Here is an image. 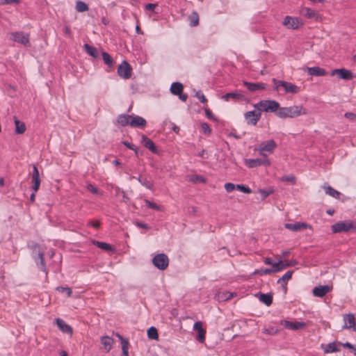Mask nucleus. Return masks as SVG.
Returning <instances> with one entry per match:
<instances>
[{
  "label": "nucleus",
  "instance_id": "nucleus-1",
  "mask_svg": "<svg viewBox=\"0 0 356 356\" xmlns=\"http://www.w3.org/2000/svg\"><path fill=\"white\" fill-rule=\"evenodd\" d=\"M307 113V110L300 105L280 108L277 115L280 118H293Z\"/></svg>",
  "mask_w": 356,
  "mask_h": 356
},
{
  "label": "nucleus",
  "instance_id": "nucleus-2",
  "mask_svg": "<svg viewBox=\"0 0 356 356\" xmlns=\"http://www.w3.org/2000/svg\"><path fill=\"white\" fill-rule=\"evenodd\" d=\"M33 250V258L35 262L37 267L42 272L45 273L47 277L48 271L47 265L44 258V251L41 247L38 244L35 243L32 245Z\"/></svg>",
  "mask_w": 356,
  "mask_h": 356
},
{
  "label": "nucleus",
  "instance_id": "nucleus-3",
  "mask_svg": "<svg viewBox=\"0 0 356 356\" xmlns=\"http://www.w3.org/2000/svg\"><path fill=\"white\" fill-rule=\"evenodd\" d=\"M333 233L356 232V220L339 221L331 226Z\"/></svg>",
  "mask_w": 356,
  "mask_h": 356
},
{
  "label": "nucleus",
  "instance_id": "nucleus-4",
  "mask_svg": "<svg viewBox=\"0 0 356 356\" xmlns=\"http://www.w3.org/2000/svg\"><path fill=\"white\" fill-rule=\"evenodd\" d=\"M273 83L274 84V89L277 91L283 89L286 93L292 94L298 93L300 91L298 86L290 82L273 79Z\"/></svg>",
  "mask_w": 356,
  "mask_h": 356
},
{
  "label": "nucleus",
  "instance_id": "nucleus-5",
  "mask_svg": "<svg viewBox=\"0 0 356 356\" xmlns=\"http://www.w3.org/2000/svg\"><path fill=\"white\" fill-rule=\"evenodd\" d=\"M255 107L264 112H275L280 108V104L275 100H261Z\"/></svg>",
  "mask_w": 356,
  "mask_h": 356
},
{
  "label": "nucleus",
  "instance_id": "nucleus-6",
  "mask_svg": "<svg viewBox=\"0 0 356 356\" xmlns=\"http://www.w3.org/2000/svg\"><path fill=\"white\" fill-rule=\"evenodd\" d=\"M277 147L275 141L273 139L262 142L258 148L259 153L264 156H267L271 154Z\"/></svg>",
  "mask_w": 356,
  "mask_h": 356
},
{
  "label": "nucleus",
  "instance_id": "nucleus-7",
  "mask_svg": "<svg viewBox=\"0 0 356 356\" xmlns=\"http://www.w3.org/2000/svg\"><path fill=\"white\" fill-rule=\"evenodd\" d=\"M152 264L159 270H164L169 265V259L164 253L156 254L152 259Z\"/></svg>",
  "mask_w": 356,
  "mask_h": 356
},
{
  "label": "nucleus",
  "instance_id": "nucleus-8",
  "mask_svg": "<svg viewBox=\"0 0 356 356\" xmlns=\"http://www.w3.org/2000/svg\"><path fill=\"white\" fill-rule=\"evenodd\" d=\"M280 323L285 329L292 331L300 330L306 327V323L302 321L281 320Z\"/></svg>",
  "mask_w": 356,
  "mask_h": 356
},
{
  "label": "nucleus",
  "instance_id": "nucleus-9",
  "mask_svg": "<svg viewBox=\"0 0 356 356\" xmlns=\"http://www.w3.org/2000/svg\"><path fill=\"white\" fill-rule=\"evenodd\" d=\"M10 39L16 42L29 46V35L22 31L13 32L10 34Z\"/></svg>",
  "mask_w": 356,
  "mask_h": 356
},
{
  "label": "nucleus",
  "instance_id": "nucleus-10",
  "mask_svg": "<svg viewBox=\"0 0 356 356\" xmlns=\"http://www.w3.org/2000/svg\"><path fill=\"white\" fill-rule=\"evenodd\" d=\"M131 65L128 63V62L124 60L118 68V75L124 79H128L131 76Z\"/></svg>",
  "mask_w": 356,
  "mask_h": 356
},
{
  "label": "nucleus",
  "instance_id": "nucleus-11",
  "mask_svg": "<svg viewBox=\"0 0 356 356\" xmlns=\"http://www.w3.org/2000/svg\"><path fill=\"white\" fill-rule=\"evenodd\" d=\"M196 340L200 343H205V346L208 348H213L218 343L219 340L222 339L220 337H216V339H213L214 335H209V338L207 339V342L206 341V335H195Z\"/></svg>",
  "mask_w": 356,
  "mask_h": 356
},
{
  "label": "nucleus",
  "instance_id": "nucleus-12",
  "mask_svg": "<svg viewBox=\"0 0 356 356\" xmlns=\"http://www.w3.org/2000/svg\"><path fill=\"white\" fill-rule=\"evenodd\" d=\"M283 24L288 29H297L302 25V21L298 17L286 16L283 21Z\"/></svg>",
  "mask_w": 356,
  "mask_h": 356
},
{
  "label": "nucleus",
  "instance_id": "nucleus-13",
  "mask_svg": "<svg viewBox=\"0 0 356 356\" xmlns=\"http://www.w3.org/2000/svg\"><path fill=\"white\" fill-rule=\"evenodd\" d=\"M343 320V327L348 328L352 332H356L355 318L353 314H344Z\"/></svg>",
  "mask_w": 356,
  "mask_h": 356
},
{
  "label": "nucleus",
  "instance_id": "nucleus-14",
  "mask_svg": "<svg viewBox=\"0 0 356 356\" xmlns=\"http://www.w3.org/2000/svg\"><path fill=\"white\" fill-rule=\"evenodd\" d=\"M245 119L248 124L255 125L261 118L260 111H248L244 114Z\"/></svg>",
  "mask_w": 356,
  "mask_h": 356
},
{
  "label": "nucleus",
  "instance_id": "nucleus-15",
  "mask_svg": "<svg viewBox=\"0 0 356 356\" xmlns=\"http://www.w3.org/2000/svg\"><path fill=\"white\" fill-rule=\"evenodd\" d=\"M331 75H337L339 79L344 80H350L353 78L352 72L346 69H335L331 72Z\"/></svg>",
  "mask_w": 356,
  "mask_h": 356
},
{
  "label": "nucleus",
  "instance_id": "nucleus-16",
  "mask_svg": "<svg viewBox=\"0 0 356 356\" xmlns=\"http://www.w3.org/2000/svg\"><path fill=\"white\" fill-rule=\"evenodd\" d=\"M147 124V121L143 117L138 115H131L130 126L134 128L143 129Z\"/></svg>",
  "mask_w": 356,
  "mask_h": 356
},
{
  "label": "nucleus",
  "instance_id": "nucleus-17",
  "mask_svg": "<svg viewBox=\"0 0 356 356\" xmlns=\"http://www.w3.org/2000/svg\"><path fill=\"white\" fill-rule=\"evenodd\" d=\"M284 227L293 232H298L308 227L311 228V226L306 222H297L296 223H285Z\"/></svg>",
  "mask_w": 356,
  "mask_h": 356
},
{
  "label": "nucleus",
  "instance_id": "nucleus-18",
  "mask_svg": "<svg viewBox=\"0 0 356 356\" xmlns=\"http://www.w3.org/2000/svg\"><path fill=\"white\" fill-rule=\"evenodd\" d=\"M32 182L33 183V185L32 186V190L34 192H37L40 188L41 181L39 171L35 165L33 166Z\"/></svg>",
  "mask_w": 356,
  "mask_h": 356
},
{
  "label": "nucleus",
  "instance_id": "nucleus-19",
  "mask_svg": "<svg viewBox=\"0 0 356 356\" xmlns=\"http://www.w3.org/2000/svg\"><path fill=\"white\" fill-rule=\"evenodd\" d=\"M332 288L328 285H320L313 289V295L316 297L322 298L331 291Z\"/></svg>",
  "mask_w": 356,
  "mask_h": 356
},
{
  "label": "nucleus",
  "instance_id": "nucleus-20",
  "mask_svg": "<svg viewBox=\"0 0 356 356\" xmlns=\"http://www.w3.org/2000/svg\"><path fill=\"white\" fill-rule=\"evenodd\" d=\"M55 323L60 332L67 334H72L73 330L72 327L67 324L64 320L57 318L55 319Z\"/></svg>",
  "mask_w": 356,
  "mask_h": 356
},
{
  "label": "nucleus",
  "instance_id": "nucleus-21",
  "mask_svg": "<svg viewBox=\"0 0 356 356\" xmlns=\"http://www.w3.org/2000/svg\"><path fill=\"white\" fill-rule=\"evenodd\" d=\"M243 85L250 92L264 90L266 86V85L264 83H251L248 81H244Z\"/></svg>",
  "mask_w": 356,
  "mask_h": 356
},
{
  "label": "nucleus",
  "instance_id": "nucleus-22",
  "mask_svg": "<svg viewBox=\"0 0 356 356\" xmlns=\"http://www.w3.org/2000/svg\"><path fill=\"white\" fill-rule=\"evenodd\" d=\"M141 140H142V143H143V145L147 149H148L153 153L157 152L156 147L155 146L154 142L150 138H147L145 135H143Z\"/></svg>",
  "mask_w": 356,
  "mask_h": 356
},
{
  "label": "nucleus",
  "instance_id": "nucleus-23",
  "mask_svg": "<svg viewBox=\"0 0 356 356\" xmlns=\"http://www.w3.org/2000/svg\"><path fill=\"white\" fill-rule=\"evenodd\" d=\"M301 14L307 19H317L319 17L318 13L309 8L305 7L301 10Z\"/></svg>",
  "mask_w": 356,
  "mask_h": 356
},
{
  "label": "nucleus",
  "instance_id": "nucleus-24",
  "mask_svg": "<svg viewBox=\"0 0 356 356\" xmlns=\"http://www.w3.org/2000/svg\"><path fill=\"white\" fill-rule=\"evenodd\" d=\"M243 98V95L238 92H228L222 96V99L226 102L229 100L236 102L238 100L242 99Z\"/></svg>",
  "mask_w": 356,
  "mask_h": 356
},
{
  "label": "nucleus",
  "instance_id": "nucleus-25",
  "mask_svg": "<svg viewBox=\"0 0 356 356\" xmlns=\"http://www.w3.org/2000/svg\"><path fill=\"white\" fill-rule=\"evenodd\" d=\"M307 72L309 75L321 76L327 74L325 69L319 67H307Z\"/></svg>",
  "mask_w": 356,
  "mask_h": 356
},
{
  "label": "nucleus",
  "instance_id": "nucleus-26",
  "mask_svg": "<svg viewBox=\"0 0 356 356\" xmlns=\"http://www.w3.org/2000/svg\"><path fill=\"white\" fill-rule=\"evenodd\" d=\"M264 264H266V265H270L272 266V268H280V271L282 269H284L286 268H287V266L288 265H281L280 264L282 263V260H279L277 261H275L273 260V259L270 258V257H267L264 259Z\"/></svg>",
  "mask_w": 356,
  "mask_h": 356
},
{
  "label": "nucleus",
  "instance_id": "nucleus-27",
  "mask_svg": "<svg viewBox=\"0 0 356 356\" xmlns=\"http://www.w3.org/2000/svg\"><path fill=\"white\" fill-rule=\"evenodd\" d=\"M101 343H102L106 352L108 353L112 348L113 339L108 335H104L101 337Z\"/></svg>",
  "mask_w": 356,
  "mask_h": 356
},
{
  "label": "nucleus",
  "instance_id": "nucleus-28",
  "mask_svg": "<svg viewBox=\"0 0 356 356\" xmlns=\"http://www.w3.org/2000/svg\"><path fill=\"white\" fill-rule=\"evenodd\" d=\"M321 347L323 348L325 353H336L340 351L335 342L329 343L327 344H322Z\"/></svg>",
  "mask_w": 356,
  "mask_h": 356
},
{
  "label": "nucleus",
  "instance_id": "nucleus-29",
  "mask_svg": "<svg viewBox=\"0 0 356 356\" xmlns=\"http://www.w3.org/2000/svg\"><path fill=\"white\" fill-rule=\"evenodd\" d=\"M116 336L119 338L122 343V356H129V339L124 338L122 335Z\"/></svg>",
  "mask_w": 356,
  "mask_h": 356
},
{
  "label": "nucleus",
  "instance_id": "nucleus-30",
  "mask_svg": "<svg viewBox=\"0 0 356 356\" xmlns=\"http://www.w3.org/2000/svg\"><path fill=\"white\" fill-rule=\"evenodd\" d=\"M131 115L122 114L118 115L117 122L122 127L130 125Z\"/></svg>",
  "mask_w": 356,
  "mask_h": 356
},
{
  "label": "nucleus",
  "instance_id": "nucleus-31",
  "mask_svg": "<svg viewBox=\"0 0 356 356\" xmlns=\"http://www.w3.org/2000/svg\"><path fill=\"white\" fill-rule=\"evenodd\" d=\"M170 91L174 95H180L183 91V85L179 82H174L171 84Z\"/></svg>",
  "mask_w": 356,
  "mask_h": 356
},
{
  "label": "nucleus",
  "instance_id": "nucleus-32",
  "mask_svg": "<svg viewBox=\"0 0 356 356\" xmlns=\"http://www.w3.org/2000/svg\"><path fill=\"white\" fill-rule=\"evenodd\" d=\"M262 163L261 159H248L245 160V165L250 168L262 165Z\"/></svg>",
  "mask_w": 356,
  "mask_h": 356
},
{
  "label": "nucleus",
  "instance_id": "nucleus-33",
  "mask_svg": "<svg viewBox=\"0 0 356 356\" xmlns=\"http://www.w3.org/2000/svg\"><path fill=\"white\" fill-rule=\"evenodd\" d=\"M259 300L266 305V306H270L273 302V296L269 293H259Z\"/></svg>",
  "mask_w": 356,
  "mask_h": 356
},
{
  "label": "nucleus",
  "instance_id": "nucleus-34",
  "mask_svg": "<svg viewBox=\"0 0 356 356\" xmlns=\"http://www.w3.org/2000/svg\"><path fill=\"white\" fill-rule=\"evenodd\" d=\"M83 49L86 51V52L91 56L92 57L97 58L99 56L98 51L97 48H95L93 46H91L88 44H84Z\"/></svg>",
  "mask_w": 356,
  "mask_h": 356
},
{
  "label": "nucleus",
  "instance_id": "nucleus-35",
  "mask_svg": "<svg viewBox=\"0 0 356 356\" xmlns=\"http://www.w3.org/2000/svg\"><path fill=\"white\" fill-rule=\"evenodd\" d=\"M323 188H324L325 193L327 195L337 199L339 198L340 193L337 190L334 189L330 186H323Z\"/></svg>",
  "mask_w": 356,
  "mask_h": 356
},
{
  "label": "nucleus",
  "instance_id": "nucleus-36",
  "mask_svg": "<svg viewBox=\"0 0 356 356\" xmlns=\"http://www.w3.org/2000/svg\"><path fill=\"white\" fill-rule=\"evenodd\" d=\"M14 122L15 124V133L17 134H22L26 131V126L24 122H20L17 118H15Z\"/></svg>",
  "mask_w": 356,
  "mask_h": 356
},
{
  "label": "nucleus",
  "instance_id": "nucleus-37",
  "mask_svg": "<svg viewBox=\"0 0 356 356\" xmlns=\"http://www.w3.org/2000/svg\"><path fill=\"white\" fill-rule=\"evenodd\" d=\"M280 271V268H260V269H256L254 272V274L259 275H269L273 273L278 272Z\"/></svg>",
  "mask_w": 356,
  "mask_h": 356
},
{
  "label": "nucleus",
  "instance_id": "nucleus-38",
  "mask_svg": "<svg viewBox=\"0 0 356 356\" xmlns=\"http://www.w3.org/2000/svg\"><path fill=\"white\" fill-rule=\"evenodd\" d=\"M293 273V270L287 271L282 277L278 279L277 283L282 286L286 285L287 282L291 278Z\"/></svg>",
  "mask_w": 356,
  "mask_h": 356
},
{
  "label": "nucleus",
  "instance_id": "nucleus-39",
  "mask_svg": "<svg viewBox=\"0 0 356 356\" xmlns=\"http://www.w3.org/2000/svg\"><path fill=\"white\" fill-rule=\"evenodd\" d=\"M102 55L104 63L110 67H113L114 65V60L113 58L107 52L105 51H103Z\"/></svg>",
  "mask_w": 356,
  "mask_h": 356
},
{
  "label": "nucleus",
  "instance_id": "nucleus-40",
  "mask_svg": "<svg viewBox=\"0 0 356 356\" xmlns=\"http://www.w3.org/2000/svg\"><path fill=\"white\" fill-rule=\"evenodd\" d=\"M137 180L140 183L141 185H143L145 188H147L148 189H152L153 184L149 180H148L146 177L140 176L137 178Z\"/></svg>",
  "mask_w": 356,
  "mask_h": 356
},
{
  "label": "nucleus",
  "instance_id": "nucleus-41",
  "mask_svg": "<svg viewBox=\"0 0 356 356\" xmlns=\"http://www.w3.org/2000/svg\"><path fill=\"white\" fill-rule=\"evenodd\" d=\"M75 8L76 11L80 13L87 11L89 9L88 6L85 2L81 1H76Z\"/></svg>",
  "mask_w": 356,
  "mask_h": 356
},
{
  "label": "nucleus",
  "instance_id": "nucleus-42",
  "mask_svg": "<svg viewBox=\"0 0 356 356\" xmlns=\"http://www.w3.org/2000/svg\"><path fill=\"white\" fill-rule=\"evenodd\" d=\"M94 243L96 245L97 247L99 248H101L102 250H106V251H111L113 250L112 246L104 242H100V241H95Z\"/></svg>",
  "mask_w": 356,
  "mask_h": 356
},
{
  "label": "nucleus",
  "instance_id": "nucleus-43",
  "mask_svg": "<svg viewBox=\"0 0 356 356\" xmlns=\"http://www.w3.org/2000/svg\"><path fill=\"white\" fill-rule=\"evenodd\" d=\"M189 20H190V25L191 26H197L199 23V17H198L197 13H193L192 15H191L189 17Z\"/></svg>",
  "mask_w": 356,
  "mask_h": 356
},
{
  "label": "nucleus",
  "instance_id": "nucleus-44",
  "mask_svg": "<svg viewBox=\"0 0 356 356\" xmlns=\"http://www.w3.org/2000/svg\"><path fill=\"white\" fill-rule=\"evenodd\" d=\"M190 181H191L193 183H204L206 182V179L204 177L201 175H192L190 177Z\"/></svg>",
  "mask_w": 356,
  "mask_h": 356
},
{
  "label": "nucleus",
  "instance_id": "nucleus-45",
  "mask_svg": "<svg viewBox=\"0 0 356 356\" xmlns=\"http://www.w3.org/2000/svg\"><path fill=\"white\" fill-rule=\"evenodd\" d=\"M193 329L197 332V334H205V330L202 327V323L197 321L193 324Z\"/></svg>",
  "mask_w": 356,
  "mask_h": 356
},
{
  "label": "nucleus",
  "instance_id": "nucleus-46",
  "mask_svg": "<svg viewBox=\"0 0 356 356\" xmlns=\"http://www.w3.org/2000/svg\"><path fill=\"white\" fill-rule=\"evenodd\" d=\"M56 290L58 292H65L67 297H70L72 294V290L70 287L57 286Z\"/></svg>",
  "mask_w": 356,
  "mask_h": 356
},
{
  "label": "nucleus",
  "instance_id": "nucleus-47",
  "mask_svg": "<svg viewBox=\"0 0 356 356\" xmlns=\"http://www.w3.org/2000/svg\"><path fill=\"white\" fill-rule=\"evenodd\" d=\"M145 203L146 206H147L150 209L158 210V211H160L161 209V207L159 205H158L154 202H152L149 200L145 199Z\"/></svg>",
  "mask_w": 356,
  "mask_h": 356
},
{
  "label": "nucleus",
  "instance_id": "nucleus-48",
  "mask_svg": "<svg viewBox=\"0 0 356 356\" xmlns=\"http://www.w3.org/2000/svg\"><path fill=\"white\" fill-rule=\"evenodd\" d=\"M236 188H237L238 190H239L240 191H241L244 193L249 194V193H252V190L249 187H247L243 184L236 185Z\"/></svg>",
  "mask_w": 356,
  "mask_h": 356
},
{
  "label": "nucleus",
  "instance_id": "nucleus-49",
  "mask_svg": "<svg viewBox=\"0 0 356 356\" xmlns=\"http://www.w3.org/2000/svg\"><path fill=\"white\" fill-rule=\"evenodd\" d=\"M201 129L203 133L206 134H210L211 132V129L209 125L207 122L201 123Z\"/></svg>",
  "mask_w": 356,
  "mask_h": 356
},
{
  "label": "nucleus",
  "instance_id": "nucleus-50",
  "mask_svg": "<svg viewBox=\"0 0 356 356\" xmlns=\"http://www.w3.org/2000/svg\"><path fill=\"white\" fill-rule=\"evenodd\" d=\"M87 189L91 192L93 194H100L102 195V193L100 192L98 188H97L94 185L91 184H89L87 185L86 186Z\"/></svg>",
  "mask_w": 356,
  "mask_h": 356
},
{
  "label": "nucleus",
  "instance_id": "nucleus-51",
  "mask_svg": "<svg viewBox=\"0 0 356 356\" xmlns=\"http://www.w3.org/2000/svg\"><path fill=\"white\" fill-rule=\"evenodd\" d=\"M282 181L295 183L296 182V177L293 175H289L287 176L282 177L281 179Z\"/></svg>",
  "mask_w": 356,
  "mask_h": 356
},
{
  "label": "nucleus",
  "instance_id": "nucleus-52",
  "mask_svg": "<svg viewBox=\"0 0 356 356\" xmlns=\"http://www.w3.org/2000/svg\"><path fill=\"white\" fill-rule=\"evenodd\" d=\"M232 297H233V293L228 292V291H225V292L222 293L220 298L222 300H229Z\"/></svg>",
  "mask_w": 356,
  "mask_h": 356
},
{
  "label": "nucleus",
  "instance_id": "nucleus-53",
  "mask_svg": "<svg viewBox=\"0 0 356 356\" xmlns=\"http://www.w3.org/2000/svg\"><path fill=\"white\" fill-rule=\"evenodd\" d=\"M236 188V185L232 183H226L225 184V189L227 193L232 192Z\"/></svg>",
  "mask_w": 356,
  "mask_h": 356
},
{
  "label": "nucleus",
  "instance_id": "nucleus-54",
  "mask_svg": "<svg viewBox=\"0 0 356 356\" xmlns=\"http://www.w3.org/2000/svg\"><path fill=\"white\" fill-rule=\"evenodd\" d=\"M195 97L202 102L205 103L207 102V99L204 94L201 91H198L195 94Z\"/></svg>",
  "mask_w": 356,
  "mask_h": 356
},
{
  "label": "nucleus",
  "instance_id": "nucleus-55",
  "mask_svg": "<svg viewBox=\"0 0 356 356\" xmlns=\"http://www.w3.org/2000/svg\"><path fill=\"white\" fill-rule=\"evenodd\" d=\"M122 143L129 149L135 151L137 153V147L136 145L130 143L128 141H123Z\"/></svg>",
  "mask_w": 356,
  "mask_h": 356
},
{
  "label": "nucleus",
  "instance_id": "nucleus-56",
  "mask_svg": "<svg viewBox=\"0 0 356 356\" xmlns=\"http://www.w3.org/2000/svg\"><path fill=\"white\" fill-rule=\"evenodd\" d=\"M344 116L346 118L350 119L352 120H356V114L355 113L348 112L344 114Z\"/></svg>",
  "mask_w": 356,
  "mask_h": 356
},
{
  "label": "nucleus",
  "instance_id": "nucleus-57",
  "mask_svg": "<svg viewBox=\"0 0 356 356\" xmlns=\"http://www.w3.org/2000/svg\"><path fill=\"white\" fill-rule=\"evenodd\" d=\"M204 112L207 118H208L209 119L215 120L213 113L210 111L209 108H204Z\"/></svg>",
  "mask_w": 356,
  "mask_h": 356
},
{
  "label": "nucleus",
  "instance_id": "nucleus-58",
  "mask_svg": "<svg viewBox=\"0 0 356 356\" xmlns=\"http://www.w3.org/2000/svg\"><path fill=\"white\" fill-rule=\"evenodd\" d=\"M88 225L93 227L95 229H99V222H98V221H90L88 223Z\"/></svg>",
  "mask_w": 356,
  "mask_h": 356
},
{
  "label": "nucleus",
  "instance_id": "nucleus-59",
  "mask_svg": "<svg viewBox=\"0 0 356 356\" xmlns=\"http://www.w3.org/2000/svg\"><path fill=\"white\" fill-rule=\"evenodd\" d=\"M259 193L262 195L263 198H266L270 194L271 192L261 189L259 191Z\"/></svg>",
  "mask_w": 356,
  "mask_h": 356
},
{
  "label": "nucleus",
  "instance_id": "nucleus-60",
  "mask_svg": "<svg viewBox=\"0 0 356 356\" xmlns=\"http://www.w3.org/2000/svg\"><path fill=\"white\" fill-rule=\"evenodd\" d=\"M147 334H157V329L155 327L152 326L147 329Z\"/></svg>",
  "mask_w": 356,
  "mask_h": 356
},
{
  "label": "nucleus",
  "instance_id": "nucleus-61",
  "mask_svg": "<svg viewBox=\"0 0 356 356\" xmlns=\"http://www.w3.org/2000/svg\"><path fill=\"white\" fill-rule=\"evenodd\" d=\"M179 95V99H181L183 102H186L188 99V95L186 93H182L181 92Z\"/></svg>",
  "mask_w": 356,
  "mask_h": 356
},
{
  "label": "nucleus",
  "instance_id": "nucleus-62",
  "mask_svg": "<svg viewBox=\"0 0 356 356\" xmlns=\"http://www.w3.org/2000/svg\"><path fill=\"white\" fill-rule=\"evenodd\" d=\"M156 5L154 3H147L145 6V8L148 10H153L156 8Z\"/></svg>",
  "mask_w": 356,
  "mask_h": 356
},
{
  "label": "nucleus",
  "instance_id": "nucleus-63",
  "mask_svg": "<svg viewBox=\"0 0 356 356\" xmlns=\"http://www.w3.org/2000/svg\"><path fill=\"white\" fill-rule=\"evenodd\" d=\"M297 264V261H286L285 263H282L281 265H288L287 267L294 266Z\"/></svg>",
  "mask_w": 356,
  "mask_h": 356
},
{
  "label": "nucleus",
  "instance_id": "nucleus-64",
  "mask_svg": "<svg viewBox=\"0 0 356 356\" xmlns=\"http://www.w3.org/2000/svg\"><path fill=\"white\" fill-rule=\"evenodd\" d=\"M136 225L138 227H140V228H144V229H147L148 228L147 225L145 224V223H143V222H136Z\"/></svg>",
  "mask_w": 356,
  "mask_h": 356
}]
</instances>
